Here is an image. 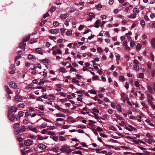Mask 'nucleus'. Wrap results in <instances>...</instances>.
Returning a JSON list of instances; mask_svg holds the SVG:
<instances>
[{
  "mask_svg": "<svg viewBox=\"0 0 155 155\" xmlns=\"http://www.w3.org/2000/svg\"><path fill=\"white\" fill-rule=\"evenodd\" d=\"M88 15L90 17V18H92L95 17V15H94V13L92 12H90L89 13V14H88Z\"/></svg>",
  "mask_w": 155,
  "mask_h": 155,
  "instance_id": "ea45409f",
  "label": "nucleus"
},
{
  "mask_svg": "<svg viewBox=\"0 0 155 155\" xmlns=\"http://www.w3.org/2000/svg\"><path fill=\"white\" fill-rule=\"evenodd\" d=\"M72 31H68L66 33V35L68 36L70 35H72Z\"/></svg>",
  "mask_w": 155,
  "mask_h": 155,
  "instance_id": "4d7b16f0",
  "label": "nucleus"
},
{
  "mask_svg": "<svg viewBox=\"0 0 155 155\" xmlns=\"http://www.w3.org/2000/svg\"><path fill=\"white\" fill-rule=\"evenodd\" d=\"M148 90H149L150 92H152V89L151 87L150 86H148L147 87Z\"/></svg>",
  "mask_w": 155,
  "mask_h": 155,
  "instance_id": "5fc2aeb1",
  "label": "nucleus"
},
{
  "mask_svg": "<svg viewBox=\"0 0 155 155\" xmlns=\"http://www.w3.org/2000/svg\"><path fill=\"white\" fill-rule=\"evenodd\" d=\"M151 45L153 47H155V38H153L151 40Z\"/></svg>",
  "mask_w": 155,
  "mask_h": 155,
  "instance_id": "c756f323",
  "label": "nucleus"
},
{
  "mask_svg": "<svg viewBox=\"0 0 155 155\" xmlns=\"http://www.w3.org/2000/svg\"><path fill=\"white\" fill-rule=\"evenodd\" d=\"M90 93L91 94H95L96 93V92L94 90L92 89L90 91Z\"/></svg>",
  "mask_w": 155,
  "mask_h": 155,
  "instance_id": "e2e57ef3",
  "label": "nucleus"
},
{
  "mask_svg": "<svg viewBox=\"0 0 155 155\" xmlns=\"http://www.w3.org/2000/svg\"><path fill=\"white\" fill-rule=\"evenodd\" d=\"M55 107L57 109H58V110H62V108L61 107H59L58 105H56L55 106Z\"/></svg>",
  "mask_w": 155,
  "mask_h": 155,
  "instance_id": "3c124183",
  "label": "nucleus"
},
{
  "mask_svg": "<svg viewBox=\"0 0 155 155\" xmlns=\"http://www.w3.org/2000/svg\"><path fill=\"white\" fill-rule=\"evenodd\" d=\"M73 153L76 154H79L81 155H83V154H82V152L81 151L79 150L73 152Z\"/></svg>",
  "mask_w": 155,
  "mask_h": 155,
  "instance_id": "c85d7f7f",
  "label": "nucleus"
},
{
  "mask_svg": "<svg viewBox=\"0 0 155 155\" xmlns=\"http://www.w3.org/2000/svg\"><path fill=\"white\" fill-rule=\"evenodd\" d=\"M148 97L149 98L148 100L149 103L150 104H152L153 103L152 101H153L154 100L152 96L150 95H148Z\"/></svg>",
  "mask_w": 155,
  "mask_h": 155,
  "instance_id": "423d86ee",
  "label": "nucleus"
},
{
  "mask_svg": "<svg viewBox=\"0 0 155 155\" xmlns=\"http://www.w3.org/2000/svg\"><path fill=\"white\" fill-rule=\"evenodd\" d=\"M15 117L14 114H12L11 115L9 119L12 121H13L15 119Z\"/></svg>",
  "mask_w": 155,
  "mask_h": 155,
  "instance_id": "7c9ffc66",
  "label": "nucleus"
},
{
  "mask_svg": "<svg viewBox=\"0 0 155 155\" xmlns=\"http://www.w3.org/2000/svg\"><path fill=\"white\" fill-rule=\"evenodd\" d=\"M134 84H135V85L137 87H139V83L138 81H135L134 82Z\"/></svg>",
  "mask_w": 155,
  "mask_h": 155,
  "instance_id": "052dcab7",
  "label": "nucleus"
},
{
  "mask_svg": "<svg viewBox=\"0 0 155 155\" xmlns=\"http://www.w3.org/2000/svg\"><path fill=\"white\" fill-rule=\"evenodd\" d=\"M116 108L117 110L119 111L120 112H122L121 106L120 104H118L117 105Z\"/></svg>",
  "mask_w": 155,
  "mask_h": 155,
  "instance_id": "393cba45",
  "label": "nucleus"
},
{
  "mask_svg": "<svg viewBox=\"0 0 155 155\" xmlns=\"http://www.w3.org/2000/svg\"><path fill=\"white\" fill-rule=\"evenodd\" d=\"M29 129L33 132L35 133H37L38 132V130L35 128H32L31 126H29L28 127Z\"/></svg>",
  "mask_w": 155,
  "mask_h": 155,
  "instance_id": "2eb2a0df",
  "label": "nucleus"
},
{
  "mask_svg": "<svg viewBox=\"0 0 155 155\" xmlns=\"http://www.w3.org/2000/svg\"><path fill=\"white\" fill-rule=\"evenodd\" d=\"M50 97H51V99L53 100H54L55 99V97L53 94H50L49 95Z\"/></svg>",
  "mask_w": 155,
  "mask_h": 155,
  "instance_id": "79ce46f5",
  "label": "nucleus"
},
{
  "mask_svg": "<svg viewBox=\"0 0 155 155\" xmlns=\"http://www.w3.org/2000/svg\"><path fill=\"white\" fill-rule=\"evenodd\" d=\"M65 29L64 28H61L60 29V31H61V33L62 35L64 36V33L65 31Z\"/></svg>",
  "mask_w": 155,
  "mask_h": 155,
  "instance_id": "37998d69",
  "label": "nucleus"
},
{
  "mask_svg": "<svg viewBox=\"0 0 155 155\" xmlns=\"http://www.w3.org/2000/svg\"><path fill=\"white\" fill-rule=\"evenodd\" d=\"M47 126V124L45 123H44L41 124L39 127H41L42 128H45Z\"/></svg>",
  "mask_w": 155,
  "mask_h": 155,
  "instance_id": "a878e982",
  "label": "nucleus"
},
{
  "mask_svg": "<svg viewBox=\"0 0 155 155\" xmlns=\"http://www.w3.org/2000/svg\"><path fill=\"white\" fill-rule=\"evenodd\" d=\"M33 143V141L30 139H27L25 140L24 144L26 146H29Z\"/></svg>",
  "mask_w": 155,
  "mask_h": 155,
  "instance_id": "f03ea898",
  "label": "nucleus"
},
{
  "mask_svg": "<svg viewBox=\"0 0 155 155\" xmlns=\"http://www.w3.org/2000/svg\"><path fill=\"white\" fill-rule=\"evenodd\" d=\"M78 127L80 128L84 129L86 128V126L84 125H79Z\"/></svg>",
  "mask_w": 155,
  "mask_h": 155,
  "instance_id": "bf43d9fd",
  "label": "nucleus"
},
{
  "mask_svg": "<svg viewBox=\"0 0 155 155\" xmlns=\"http://www.w3.org/2000/svg\"><path fill=\"white\" fill-rule=\"evenodd\" d=\"M38 89H41L42 90V92H43L44 91H46V89L44 88V87L41 86H38V87L37 88Z\"/></svg>",
  "mask_w": 155,
  "mask_h": 155,
  "instance_id": "c9c22d12",
  "label": "nucleus"
},
{
  "mask_svg": "<svg viewBox=\"0 0 155 155\" xmlns=\"http://www.w3.org/2000/svg\"><path fill=\"white\" fill-rule=\"evenodd\" d=\"M145 141L147 143L150 144H151L152 143L155 142V141L154 140H153L152 139H150V138H149L148 139H146Z\"/></svg>",
  "mask_w": 155,
  "mask_h": 155,
  "instance_id": "f8f14e48",
  "label": "nucleus"
},
{
  "mask_svg": "<svg viewBox=\"0 0 155 155\" xmlns=\"http://www.w3.org/2000/svg\"><path fill=\"white\" fill-rule=\"evenodd\" d=\"M48 131V129H44L41 131V133L42 134H45Z\"/></svg>",
  "mask_w": 155,
  "mask_h": 155,
  "instance_id": "a18cd8bd",
  "label": "nucleus"
},
{
  "mask_svg": "<svg viewBox=\"0 0 155 155\" xmlns=\"http://www.w3.org/2000/svg\"><path fill=\"white\" fill-rule=\"evenodd\" d=\"M136 14H133L131 15H130L128 16V18H136Z\"/></svg>",
  "mask_w": 155,
  "mask_h": 155,
  "instance_id": "4be33fe9",
  "label": "nucleus"
},
{
  "mask_svg": "<svg viewBox=\"0 0 155 155\" xmlns=\"http://www.w3.org/2000/svg\"><path fill=\"white\" fill-rule=\"evenodd\" d=\"M14 133H15V134L16 135H17L18 134H19L21 133V132L20 131V130H17L16 131H15Z\"/></svg>",
  "mask_w": 155,
  "mask_h": 155,
  "instance_id": "69168bd1",
  "label": "nucleus"
},
{
  "mask_svg": "<svg viewBox=\"0 0 155 155\" xmlns=\"http://www.w3.org/2000/svg\"><path fill=\"white\" fill-rule=\"evenodd\" d=\"M59 147H58L55 146L52 147L51 149L52 150L55 152H58V150Z\"/></svg>",
  "mask_w": 155,
  "mask_h": 155,
  "instance_id": "a211bd4d",
  "label": "nucleus"
},
{
  "mask_svg": "<svg viewBox=\"0 0 155 155\" xmlns=\"http://www.w3.org/2000/svg\"><path fill=\"white\" fill-rule=\"evenodd\" d=\"M128 127H125V128L127 130L130 131H132L133 130H135L136 129L134 128L133 126L130 125H129Z\"/></svg>",
  "mask_w": 155,
  "mask_h": 155,
  "instance_id": "0eeeda50",
  "label": "nucleus"
},
{
  "mask_svg": "<svg viewBox=\"0 0 155 155\" xmlns=\"http://www.w3.org/2000/svg\"><path fill=\"white\" fill-rule=\"evenodd\" d=\"M44 79H40V81L38 83V84L39 85H41L44 83V82L43 81Z\"/></svg>",
  "mask_w": 155,
  "mask_h": 155,
  "instance_id": "49530a36",
  "label": "nucleus"
},
{
  "mask_svg": "<svg viewBox=\"0 0 155 155\" xmlns=\"http://www.w3.org/2000/svg\"><path fill=\"white\" fill-rule=\"evenodd\" d=\"M5 89L6 90V92L8 94H12L11 91L9 89L8 87L5 86Z\"/></svg>",
  "mask_w": 155,
  "mask_h": 155,
  "instance_id": "4468645a",
  "label": "nucleus"
},
{
  "mask_svg": "<svg viewBox=\"0 0 155 155\" xmlns=\"http://www.w3.org/2000/svg\"><path fill=\"white\" fill-rule=\"evenodd\" d=\"M20 126V123H16L15 124L13 125V127L15 129L18 128Z\"/></svg>",
  "mask_w": 155,
  "mask_h": 155,
  "instance_id": "5701e85b",
  "label": "nucleus"
},
{
  "mask_svg": "<svg viewBox=\"0 0 155 155\" xmlns=\"http://www.w3.org/2000/svg\"><path fill=\"white\" fill-rule=\"evenodd\" d=\"M26 46V43L24 42L21 43L19 45V48L21 49H23L24 51L25 50V46Z\"/></svg>",
  "mask_w": 155,
  "mask_h": 155,
  "instance_id": "6e6552de",
  "label": "nucleus"
},
{
  "mask_svg": "<svg viewBox=\"0 0 155 155\" xmlns=\"http://www.w3.org/2000/svg\"><path fill=\"white\" fill-rule=\"evenodd\" d=\"M41 62L44 63H48L49 62V60L48 59H42L41 60Z\"/></svg>",
  "mask_w": 155,
  "mask_h": 155,
  "instance_id": "72a5a7b5",
  "label": "nucleus"
},
{
  "mask_svg": "<svg viewBox=\"0 0 155 155\" xmlns=\"http://www.w3.org/2000/svg\"><path fill=\"white\" fill-rule=\"evenodd\" d=\"M15 99L18 101H21L22 100V98L20 95H16L15 97Z\"/></svg>",
  "mask_w": 155,
  "mask_h": 155,
  "instance_id": "9d476101",
  "label": "nucleus"
},
{
  "mask_svg": "<svg viewBox=\"0 0 155 155\" xmlns=\"http://www.w3.org/2000/svg\"><path fill=\"white\" fill-rule=\"evenodd\" d=\"M72 81L75 83H77L78 82V81L74 78L72 79Z\"/></svg>",
  "mask_w": 155,
  "mask_h": 155,
  "instance_id": "338daca9",
  "label": "nucleus"
},
{
  "mask_svg": "<svg viewBox=\"0 0 155 155\" xmlns=\"http://www.w3.org/2000/svg\"><path fill=\"white\" fill-rule=\"evenodd\" d=\"M59 71L63 73H65L67 72V71H66L65 69L64 68L62 67L61 68H60Z\"/></svg>",
  "mask_w": 155,
  "mask_h": 155,
  "instance_id": "cd10ccee",
  "label": "nucleus"
},
{
  "mask_svg": "<svg viewBox=\"0 0 155 155\" xmlns=\"http://www.w3.org/2000/svg\"><path fill=\"white\" fill-rule=\"evenodd\" d=\"M70 147L67 144H64L62 146L60 150L62 152H65L67 149L70 148Z\"/></svg>",
  "mask_w": 155,
  "mask_h": 155,
  "instance_id": "7ed1b4c3",
  "label": "nucleus"
},
{
  "mask_svg": "<svg viewBox=\"0 0 155 155\" xmlns=\"http://www.w3.org/2000/svg\"><path fill=\"white\" fill-rule=\"evenodd\" d=\"M116 117L119 120H123V118L121 117L119 115L116 114Z\"/></svg>",
  "mask_w": 155,
  "mask_h": 155,
  "instance_id": "864d4df0",
  "label": "nucleus"
},
{
  "mask_svg": "<svg viewBox=\"0 0 155 155\" xmlns=\"http://www.w3.org/2000/svg\"><path fill=\"white\" fill-rule=\"evenodd\" d=\"M30 38V35H28L27 36H26L25 37H24L23 38V40L24 42L27 41L29 40Z\"/></svg>",
  "mask_w": 155,
  "mask_h": 155,
  "instance_id": "aec40b11",
  "label": "nucleus"
},
{
  "mask_svg": "<svg viewBox=\"0 0 155 155\" xmlns=\"http://www.w3.org/2000/svg\"><path fill=\"white\" fill-rule=\"evenodd\" d=\"M17 140L19 142H22L23 141L24 138L20 137H18Z\"/></svg>",
  "mask_w": 155,
  "mask_h": 155,
  "instance_id": "09e8293b",
  "label": "nucleus"
},
{
  "mask_svg": "<svg viewBox=\"0 0 155 155\" xmlns=\"http://www.w3.org/2000/svg\"><path fill=\"white\" fill-rule=\"evenodd\" d=\"M69 15V14L68 13H65L63 14H61L60 16L61 18L65 19Z\"/></svg>",
  "mask_w": 155,
  "mask_h": 155,
  "instance_id": "1a4fd4ad",
  "label": "nucleus"
},
{
  "mask_svg": "<svg viewBox=\"0 0 155 155\" xmlns=\"http://www.w3.org/2000/svg\"><path fill=\"white\" fill-rule=\"evenodd\" d=\"M28 58L30 60H33V59H35L36 58L35 57L31 54H29L28 56Z\"/></svg>",
  "mask_w": 155,
  "mask_h": 155,
  "instance_id": "412c9836",
  "label": "nucleus"
},
{
  "mask_svg": "<svg viewBox=\"0 0 155 155\" xmlns=\"http://www.w3.org/2000/svg\"><path fill=\"white\" fill-rule=\"evenodd\" d=\"M126 94L124 93H122L121 94V98H122L123 101L124 102H125L126 101H128L129 100V98L126 96Z\"/></svg>",
  "mask_w": 155,
  "mask_h": 155,
  "instance_id": "f257e3e1",
  "label": "nucleus"
},
{
  "mask_svg": "<svg viewBox=\"0 0 155 155\" xmlns=\"http://www.w3.org/2000/svg\"><path fill=\"white\" fill-rule=\"evenodd\" d=\"M18 110V108L12 106L10 108L8 111V114H10L14 111L16 112Z\"/></svg>",
  "mask_w": 155,
  "mask_h": 155,
  "instance_id": "20e7f679",
  "label": "nucleus"
},
{
  "mask_svg": "<svg viewBox=\"0 0 155 155\" xmlns=\"http://www.w3.org/2000/svg\"><path fill=\"white\" fill-rule=\"evenodd\" d=\"M142 45L139 44H137L136 46V49L137 50H140L141 48Z\"/></svg>",
  "mask_w": 155,
  "mask_h": 155,
  "instance_id": "a19ab883",
  "label": "nucleus"
},
{
  "mask_svg": "<svg viewBox=\"0 0 155 155\" xmlns=\"http://www.w3.org/2000/svg\"><path fill=\"white\" fill-rule=\"evenodd\" d=\"M110 130H112L114 131H116L117 130V129L114 126H110L109 127Z\"/></svg>",
  "mask_w": 155,
  "mask_h": 155,
  "instance_id": "473e14b6",
  "label": "nucleus"
},
{
  "mask_svg": "<svg viewBox=\"0 0 155 155\" xmlns=\"http://www.w3.org/2000/svg\"><path fill=\"white\" fill-rule=\"evenodd\" d=\"M104 145L107 147H108L110 149L111 148H113L114 147V146H111V145H107V144H104Z\"/></svg>",
  "mask_w": 155,
  "mask_h": 155,
  "instance_id": "6e6d98bb",
  "label": "nucleus"
},
{
  "mask_svg": "<svg viewBox=\"0 0 155 155\" xmlns=\"http://www.w3.org/2000/svg\"><path fill=\"white\" fill-rule=\"evenodd\" d=\"M59 31V30L58 29H51L49 31L50 33L53 34H56L58 33Z\"/></svg>",
  "mask_w": 155,
  "mask_h": 155,
  "instance_id": "39448f33",
  "label": "nucleus"
},
{
  "mask_svg": "<svg viewBox=\"0 0 155 155\" xmlns=\"http://www.w3.org/2000/svg\"><path fill=\"white\" fill-rule=\"evenodd\" d=\"M26 128L24 126H22L20 127L19 130L21 132H23L26 131Z\"/></svg>",
  "mask_w": 155,
  "mask_h": 155,
  "instance_id": "f3484780",
  "label": "nucleus"
},
{
  "mask_svg": "<svg viewBox=\"0 0 155 155\" xmlns=\"http://www.w3.org/2000/svg\"><path fill=\"white\" fill-rule=\"evenodd\" d=\"M92 110L93 112V113H99V110L97 109L96 108H93L92 109Z\"/></svg>",
  "mask_w": 155,
  "mask_h": 155,
  "instance_id": "c03bdc74",
  "label": "nucleus"
},
{
  "mask_svg": "<svg viewBox=\"0 0 155 155\" xmlns=\"http://www.w3.org/2000/svg\"><path fill=\"white\" fill-rule=\"evenodd\" d=\"M101 21L100 20H97L95 23L94 27L96 28H97L99 27V25L98 24V23H99Z\"/></svg>",
  "mask_w": 155,
  "mask_h": 155,
  "instance_id": "dca6fc26",
  "label": "nucleus"
},
{
  "mask_svg": "<svg viewBox=\"0 0 155 155\" xmlns=\"http://www.w3.org/2000/svg\"><path fill=\"white\" fill-rule=\"evenodd\" d=\"M35 51L41 55H42L43 54V51L41 50L40 48H38L36 49Z\"/></svg>",
  "mask_w": 155,
  "mask_h": 155,
  "instance_id": "ddd939ff",
  "label": "nucleus"
},
{
  "mask_svg": "<svg viewBox=\"0 0 155 155\" xmlns=\"http://www.w3.org/2000/svg\"><path fill=\"white\" fill-rule=\"evenodd\" d=\"M76 9L74 8H71V9L69 11V12L70 13H72L75 12Z\"/></svg>",
  "mask_w": 155,
  "mask_h": 155,
  "instance_id": "603ef678",
  "label": "nucleus"
},
{
  "mask_svg": "<svg viewBox=\"0 0 155 155\" xmlns=\"http://www.w3.org/2000/svg\"><path fill=\"white\" fill-rule=\"evenodd\" d=\"M53 140L56 141H57L58 140V137L56 136H53V137H50Z\"/></svg>",
  "mask_w": 155,
  "mask_h": 155,
  "instance_id": "2f4dec72",
  "label": "nucleus"
},
{
  "mask_svg": "<svg viewBox=\"0 0 155 155\" xmlns=\"http://www.w3.org/2000/svg\"><path fill=\"white\" fill-rule=\"evenodd\" d=\"M56 117H64L65 115L63 114L58 113L55 114Z\"/></svg>",
  "mask_w": 155,
  "mask_h": 155,
  "instance_id": "6ab92c4d",
  "label": "nucleus"
},
{
  "mask_svg": "<svg viewBox=\"0 0 155 155\" xmlns=\"http://www.w3.org/2000/svg\"><path fill=\"white\" fill-rule=\"evenodd\" d=\"M18 115L19 117H22L24 115V112L22 111H20L18 112Z\"/></svg>",
  "mask_w": 155,
  "mask_h": 155,
  "instance_id": "4c0bfd02",
  "label": "nucleus"
},
{
  "mask_svg": "<svg viewBox=\"0 0 155 155\" xmlns=\"http://www.w3.org/2000/svg\"><path fill=\"white\" fill-rule=\"evenodd\" d=\"M119 80L120 81H123L125 80V78L123 76H121L119 77Z\"/></svg>",
  "mask_w": 155,
  "mask_h": 155,
  "instance_id": "f704fd0d",
  "label": "nucleus"
},
{
  "mask_svg": "<svg viewBox=\"0 0 155 155\" xmlns=\"http://www.w3.org/2000/svg\"><path fill=\"white\" fill-rule=\"evenodd\" d=\"M56 8L55 7L53 6L50 9V11L51 12H53L55 11Z\"/></svg>",
  "mask_w": 155,
  "mask_h": 155,
  "instance_id": "13d9d810",
  "label": "nucleus"
},
{
  "mask_svg": "<svg viewBox=\"0 0 155 155\" xmlns=\"http://www.w3.org/2000/svg\"><path fill=\"white\" fill-rule=\"evenodd\" d=\"M19 107L24 108L25 106V104L24 103L19 104L18 105Z\"/></svg>",
  "mask_w": 155,
  "mask_h": 155,
  "instance_id": "e433bc0d",
  "label": "nucleus"
},
{
  "mask_svg": "<svg viewBox=\"0 0 155 155\" xmlns=\"http://www.w3.org/2000/svg\"><path fill=\"white\" fill-rule=\"evenodd\" d=\"M10 85L14 88H15L17 87V85L13 81L10 82Z\"/></svg>",
  "mask_w": 155,
  "mask_h": 155,
  "instance_id": "9b49d317",
  "label": "nucleus"
},
{
  "mask_svg": "<svg viewBox=\"0 0 155 155\" xmlns=\"http://www.w3.org/2000/svg\"><path fill=\"white\" fill-rule=\"evenodd\" d=\"M70 126L68 125H63L62 126V128L64 129H68L69 127Z\"/></svg>",
  "mask_w": 155,
  "mask_h": 155,
  "instance_id": "680f3d73",
  "label": "nucleus"
},
{
  "mask_svg": "<svg viewBox=\"0 0 155 155\" xmlns=\"http://www.w3.org/2000/svg\"><path fill=\"white\" fill-rule=\"evenodd\" d=\"M119 124L121 126H123L124 125H126V123L124 121H122L121 123H119Z\"/></svg>",
  "mask_w": 155,
  "mask_h": 155,
  "instance_id": "0e129e2a",
  "label": "nucleus"
},
{
  "mask_svg": "<svg viewBox=\"0 0 155 155\" xmlns=\"http://www.w3.org/2000/svg\"><path fill=\"white\" fill-rule=\"evenodd\" d=\"M21 57V56L20 55L17 56L15 58V61H16L18 59L20 58Z\"/></svg>",
  "mask_w": 155,
  "mask_h": 155,
  "instance_id": "774afa93",
  "label": "nucleus"
},
{
  "mask_svg": "<svg viewBox=\"0 0 155 155\" xmlns=\"http://www.w3.org/2000/svg\"><path fill=\"white\" fill-rule=\"evenodd\" d=\"M133 12L135 13H138L139 12V10H138L137 8H134Z\"/></svg>",
  "mask_w": 155,
  "mask_h": 155,
  "instance_id": "8fccbe9b",
  "label": "nucleus"
},
{
  "mask_svg": "<svg viewBox=\"0 0 155 155\" xmlns=\"http://www.w3.org/2000/svg\"><path fill=\"white\" fill-rule=\"evenodd\" d=\"M140 24L143 27L145 25V21L143 20H141L140 21Z\"/></svg>",
  "mask_w": 155,
  "mask_h": 155,
  "instance_id": "de8ad7c7",
  "label": "nucleus"
},
{
  "mask_svg": "<svg viewBox=\"0 0 155 155\" xmlns=\"http://www.w3.org/2000/svg\"><path fill=\"white\" fill-rule=\"evenodd\" d=\"M53 24L55 27H57L59 25V23L57 21H54V22Z\"/></svg>",
  "mask_w": 155,
  "mask_h": 155,
  "instance_id": "58836bf2",
  "label": "nucleus"
},
{
  "mask_svg": "<svg viewBox=\"0 0 155 155\" xmlns=\"http://www.w3.org/2000/svg\"><path fill=\"white\" fill-rule=\"evenodd\" d=\"M59 139L60 141H64L66 140V138L62 136H60L59 137Z\"/></svg>",
  "mask_w": 155,
  "mask_h": 155,
  "instance_id": "bb28decb",
  "label": "nucleus"
},
{
  "mask_svg": "<svg viewBox=\"0 0 155 155\" xmlns=\"http://www.w3.org/2000/svg\"><path fill=\"white\" fill-rule=\"evenodd\" d=\"M46 148V146L45 144H40L39 148L41 150H44Z\"/></svg>",
  "mask_w": 155,
  "mask_h": 155,
  "instance_id": "b1692460",
  "label": "nucleus"
}]
</instances>
